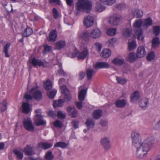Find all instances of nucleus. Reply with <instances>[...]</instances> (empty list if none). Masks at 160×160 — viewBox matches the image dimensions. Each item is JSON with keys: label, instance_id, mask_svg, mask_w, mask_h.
I'll return each instance as SVG.
<instances>
[{"label": "nucleus", "instance_id": "obj_22", "mask_svg": "<svg viewBox=\"0 0 160 160\" xmlns=\"http://www.w3.org/2000/svg\"><path fill=\"white\" fill-rule=\"evenodd\" d=\"M160 45V40L158 37H156L153 38L152 41V48L155 49Z\"/></svg>", "mask_w": 160, "mask_h": 160}, {"label": "nucleus", "instance_id": "obj_50", "mask_svg": "<svg viewBox=\"0 0 160 160\" xmlns=\"http://www.w3.org/2000/svg\"><path fill=\"white\" fill-rule=\"evenodd\" d=\"M136 45L135 42L132 41L129 42L128 45V49L129 51H131L136 48Z\"/></svg>", "mask_w": 160, "mask_h": 160}, {"label": "nucleus", "instance_id": "obj_46", "mask_svg": "<svg viewBox=\"0 0 160 160\" xmlns=\"http://www.w3.org/2000/svg\"><path fill=\"white\" fill-rule=\"evenodd\" d=\"M11 44L10 43H7L4 47V52L5 53V56L9 58L10 56L8 53V50L9 49Z\"/></svg>", "mask_w": 160, "mask_h": 160}, {"label": "nucleus", "instance_id": "obj_47", "mask_svg": "<svg viewBox=\"0 0 160 160\" xmlns=\"http://www.w3.org/2000/svg\"><path fill=\"white\" fill-rule=\"evenodd\" d=\"M116 28H110L107 30V33L109 36H114L116 34Z\"/></svg>", "mask_w": 160, "mask_h": 160}, {"label": "nucleus", "instance_id": "obj_60", "mask_svg": "<svg viewBox=\"0 0 160 160\" xmlns=\"http://www.w3.org/2000/svg\"><path fill=\"white\" fill-rule=\"evenodd\" d=\"M54 126L57 128H61L63 126V124L59 120H56L54 123Z\"/></svg>", "mask_w": 160, "mask_h": 160}, {"label": "nucleus", "instance_id": "obj_44", "mask_svg": "<svg viewBox=\"0 0 160 160\" xmlns=\"http://www.w3.org/2000/svg\"><path fill=\"white\" fill-rule=\"evenodd\" d=\"M44 88L47 90H49L52 88V84L50 80L48 79L44 83Z\"/></svg>", "mask_w": 160, "mask_h": 160}, {"label": "nucleus", "instance_id": "obj_8", "mask_svg": "<svg viewBox=\"0 0 160 160\" xmlns=\"http://www.w3.org/2000/svg\"><path fill=\"white\" fill-rule=\"evenodd\" d=\"M43 116L41 114H37L34 118V123L37 126H42L46 124V121L42 119Z\"/></svg>", "mask_w": 160, "mask_h": 160}, {"label": "nucleus", "instance_id": "obj_34", "mask_svg": "<svg viewBox=\"0 0 160 160\" xmlns=\"http://www.w3.org/2000/svg\"><path fill=\"white\" fill-rule=\"evenodd\" d=\"M31 63L34 66H36L37 65L39 66L44 65L43 62L41 60L37 59L35 58H32Z\"/></svg>", "mask_w": 160, "mask_h": 160}, {"label": "nucleus", "instance_id": "obj_53", "mask_svg": "<svg viewBox=\"0 0 160 160\" xmlns=\"http://www.w3.org/2000/svg\"><path fill=\"white\" fill-rule=\"evenodd\" d=\"M153 31L155 36H158L160 33V27L159 26H154L153 28Z\"/></svg>", "mask_w": 160, "mask_h": 160}, {"label": "nucleus", "instance_id": "obj_13", "mask_svg": "<svg viewBox=\"0 0 160 160\" xmlns=\"http://www.w3.org/2000/svg\"><path fill=\"white\" fill-rule=\"evenodd\" d=\"M155 140L154 137L152 136L146 139L143 142H142L143 145L145 146V147L148 146V150H149L150 148L154 143Z\"/></svg>", "mask_w": 160, "mask_h": 160}, {"label": "nucleus", "instance_id": "obj_51", "mask_svg": "<svg viewBox=\"0 0 160 160\" xmlns=\"http://www.w3.org/2000/svg\"><path fill=\"white\" fill-rule=\"evenodd\" d=\"M152 24V20L151 18L149 17L146 19L144 23V25L146 26H151Z\"/></svg>", "mask_w": 160, "mask_h": 160}, {"label": "nucleus", "instance_id": "obj_49", "mask_svg": "<svg viewBox=\"0 0 160 160\" xmlns=\"http://www.w3.org/2000/svg\"><path fill=\"white\" fill-rule=\"evenodd\" d=\"M155 58V54L154 52H151L149 53L147 56V59L148 61L153 60Z\"/></svg>", "mask_w": 160, "mask_h": 160}, {"label": "nucleus", "instance_id": "obj_12", "mask_svg": "<svg viewBox=\"0 0 160 160\" xmlns=\"http://www.w3.org/2000/svg\"><path fill=\"white\" fill-rule=\"evenodd\" d=\"M89 55L88 50L87 48H84L79 53L78 52L77 56L78 59L83 60Z\"/></svg>", "mask_w": 160, "mask_h": 160}, {"label": "nucleus", "instance_id": "obj_4", "mask_svg": "<svg viewBox=\"0 0 160 160\" xmlns=\"http://www.w3.org/2000/svg\"><path fill=\"white\" fill-rule=\"evenodd\" d=\"M132 142L134 146H138V144L142 143L141 142V138L140 134L134 131L132 132L131 134Z\"/></svg>", "mask_w": 160, "mask_h": 160}, {"label": "nucleus", "instance_id": "obj_48", "mask_svg": "<svg viewBox=\"0 0 160 160\" xmlns=\"http://www.w3.org/2000/svg\"><path fill=\"white\" fill-rule=\"evenodd\" d=\"M60 89L64 95L70 93L69 90L67 88L66 86L63 85L60 86Z\"/></svg>", "mask_w": 160, "mask_h": 160}, {"label": "nucleus", "instance_id": "obj_59", "mask_svg": "<svg viewBox=\"0 0 160 160\" xmlns=\"http://www.w3.org/2000/svg\"><path fill=\"white\" fill-rule=\"evenodd\" d=\"M131 33V30L129 28H126L123 31V35L126 37L130 36Z\"/></svg>", "mask_w": 160, "mask_h": 160}, {"label": "nucleus", "instance_id": "obj_17", "mask_svg": "<svg viewBox=\"0 0 160 160\" xmlns=\"http://www.w3.org/2000/svg\"><path fill=\"white\" fill-rule=\"evenodd\" d=\"M57 38V32L56 30H53L49 33L48 40L51 42L55 41Z\"/></svg>", "mask_w": 160, "mask_h": 160}, {"label": "nucleus", "instance_id": "obj_33", "mask_svg": "<svg viewBox=\"0 0 160 160\" xmlns=\"http://www.w3.org/2000/svg\"><path fill=\"white\" fill-rule=\"evenodd\" d=\"M22 112L26 114H28L30 111L29 104L28 103L24 102L22 105Z\"/></svg>", "mask_w": 160, "mask_h": 160}, {"label": "nucleus", "instance_id": "obj_43", "mask_svg": "<svg viewBox=\"0 0 160 160\" xmlns=\"http://www.w3.org/2000/svg\"><path fill=\"white\" fill-rule=\"evenodd\" d=\"M57 93V90L55 89L52 90L51 91H48L47 95L49 98L53 99Z\"/></svg>", "mask_w": 160, "mask_h": 160}, {"label": "nucleus", "instance_id": "obj_45", "mask_svg": "<svg viewBox=\"0 0 160 160\" xmlns=\"http://www.w3.org/2000/svg\"><path fill=\"white\" fill-rule=\"evenodd\" d=\"M95 8L96 11L101 12L105 9V7L102 5L100 3L98 2L97 3Z\"/></svg>", "mask_w": 160, "mask_h": 160}, {"label": "nucleus", "instance_id": "obj_20", "mask_svg": "<svg viewBox=\"0 0 160 160\" xmlns=\"http://www.w3.org/2000/svg\"><path fill=\"white\" fill-rule=\"evenodd\" d=\"M140 98V96L138 91L137 90L134 91L130 96L131 101L132 102L139 100Z\"/></svg>", "mask_w": 160, "mask_h": 160}, {"label": "nucleus", "instance_id": "obj_27", "mask_svg": "<svg viewBox=\"0 0 160 160\" xmlns=\"http://www.w3.org/2000/svg\"><path fill=\"white\" fill-rule=\"evenodd\" d=\"M33 33L32 29L30 27H27L24 32L22 33V37H28L30 36Z\"/></svg>", "mask_w": 160, "mask_h": 160}, {"label": "nucleus", "instance_id": "obj_3", "mask_svg": "<svg viewBox=\"0 0 160 160\" xmlns=\"http://www.w3.org/2000/svg\"><path fill=\"white\" fill-rule=\"evenodd\" d=\"M38 86L33 87L30 91V93L33 96V98L37 101H40L42 98V92L37 90Z\"/></svg>", "mask_w": 160, "mask_h": 160}, {"label": "nucleus", "instance_id": "obj_52", "mask_svg": "<svg viewBox=\"0 0 160 160\" xmlns=\"http://www.w3.org/2000/svg\"><path fill=\"white\" fill-rule=\"evenodd\" d=\"M7 100H4L2 103L1 111L2 112H4L7 109Z\"/></svg>", "mask_w": 160, "mask_h": 160}, {"label": "nucleus", "instance_id": "obj_1", "mask_svg": "<svg viewBox=\"0 0 160 160\" xmlns=\"http://www.w3.org/2000/svg\"><path fill=\"white\" fill-rule=\"evenodd\" d=\"M92 4L88 0H78L75 8L79 12L83 11L87 13H89L92 8Z\"/></svg>", "mask_w": 160, "mask_h": 160}, {"label": "nucleus", "instance_id": "obj_61", "mask_svg": "<svg viewBox=\"0 0 160 160\" xmlns=\"http://www.w3.org/2000/svg\"><path fill=\"white\" fill-rule=\"evenodd\" d=\"M52 12L54 18L55 19H58L59 17V14L57 9L55 8H53L52 9Z\"/></svg>", "mask_w": 160, "mask_h": 160}, {"label": "nucleus", "instance_id": "obj_7", "mask_svg": "<svg viewBox=\"0 0 160 160\" xmlns=\"http://www.w3.org/2000/svg\"><path fill=\"white\" fill-rule=\"evenodd\" d=\"M100 143L106 151H108L111 148V144L109 139L107 137L102 138L100 141Z\"/></svg>", "mask_w": 160, "mask_h": 160}, {"label": "nucleus", "instance_id": "obj_37", "mask_svg": "<svg viewBox=\"0 0 160 160\" xmlns=\"http://www.w3.org/2000/svg\"><path fill=\"white\" fill-rule=\"evenodd\" d=\"M52 146V144L47 142H41L38 144L39 147L45 150L50 148Z\"/></svg>", "mask_w": 160, "mask_h": 160}, {"label": "nucleus", "instance_id": "obj_29", "mask_svg": "<svg viewBox=\"0 0 160 160\" xmlns=\"http://www.w3.org/2000/svg\"><path fill=\"white\" fill-rule=\"evenodd\" d=\"M87 89H83L80 91L78 94V99L80 101H82L85 99L87 93Z\"/></svg>", "mask_w": 160, "mask_h": 160}, {"label": "nucleus", "instance_id": "obj_57", "mask_svg": "<svg viewBox=\"0 0 160 160\" xmlns=\"http://www.w3.org/2000/svg\"><path fill=\"white\" fill-rule=\"evenodd\" d=\"M24 98L27 100V101H28L32 100L33 98V96L29 92V93H26L25 94L24 96Z\"/></svg>", "mask_w": 160, "mask_h": 160}, {"label": "nucleus", "instance_id": "obj_42", "mask_svg": "<svg viewBox=\"0 0 160 160\" xmlns=\"http://www.w3.org/2000/svg\"><path fill=\"white\" fill-rule=\"evenodd\" d=\"M100 2L104 5H112L116 2V0H100Z\"/></svg>", "mask_w": 160, "mask_h": 160}, {"label": "nucleus", "instance_id": "obj_30", "mask_svg": "<svg viewBox=\"0 0 160 160\" xmlns=\"http://www.w3.org/2000/svg\"><path fill=\"white\" fill-rule=\"evenodd\" d=\"M142 34L143 30L141 28L138 29L135 32V35L137 36V38L142 41L144 39V37L142 36Z\"/></svg>", "mask_w": 160, "mask_h": 160}, {"label": "nucleus", "instance_id": "obj_32", "mask_svg": "<svg viewBox=\"0 0 160 160\" xmlns=\"http://www.w3.org/2000/svg\"><path fill=\"white\" fill-rule=\"evenodd\" d=\"M64 101L62 99H59L57 101L54 100L53 102V106L54 108L62 107Z\"/></svg>", "mask_w": 160, "mask_h": 160}, {"label": "nucleus", "instance_id": "obj_63", "mask_svg": "<svg viewBox=\"0 0 160 160\" xmlns=\"http://www.w3.org/2000/svg\"><path fill=\"white\" fill-rule=\"evenodd\" d=\"M94 45L98 51L100 52L102 48L101 44L99 42H96L94 44Z\"/></svg>", "mask_w": 160, "mask_h": 160}, {"label": "nucleus", "instance_id": "obj_23", "mask_svg": "<svg viewBox=\"0 0 160 160\" xmlns=\"http://www.w3.org/2000/svg\"><path fill=\"white\" fill-rule=\"evenodd\" d=\"M132 15L136 18H141L143 15V12L141 10L136 9L132 11Z\"/></svg>", "mask_w": 160, "mask_h": 160}, {"label": "nucleus", "instance_id": "obj_39", "mask_svg": "<svg viewBox=\"0 0 160 160\" xmlns=\"http://www.w3.org/2000/svg\"><path fill=\"white\" fill-rule=\"evenodd\" d=\"M124 62V59L115 58L112 60V63L118 66L122 65Z\"/></svg>", "mask_w": 160, "mask_h": 160}, {"label": "nucleus", "instance_id": "obj_10", "mask_svg": "<svg viewBox=\"0 0 160 160\" xmlns=\"http://www.w3.org/2000/svg\"><path fill=\"white\" fill-rule=\"evenodd\" d=\"M23 152L25 155L28 156H31L35 154V152L32 147L27 145L23 148Z\"/></svg>", "mask_w": 160, "mask_h": 160}, {"label": "nucleus", "instance_id": "obj_58", "mask_svg": "<svg viewBox=\"0 0 160 160\" xmlns=\"http://www.w3.org/2000/svg\"><path fill=\"white\" fill-rule=\"evenodd\" d=\"M57 117L59 119H63L65 118L66 115L62 112L59 111L57 112Z\"/></svg>", "mask_w": 160, "mask_h": 160}, {"label": "nucleus", "instance_id": "obj_35", "mask_svg": "<svg viewBox=\"0 0 160 160\" xmlns=\"http://www.w3.org/2000/svg\"><path fill=\"white\" fill-rule=\"evenodd\" d=\"M85 124L88 128L89 129L90 128H93L94 126V121L92 118H88L87 119Z\"/></svg>", "mask_w": 160, "mask_h": 160}, {"label": "nucleus", "instance_id": "obj_40", "mask_svg": "<svg viewBox=\"0 0 160 160\" xmlns=\"http://www.w3.org/2000/svg\"><path fill=\"white\" fill-rule=\"evenodd\" d=\"M116 78L118 83L121 85L125 84L127 81L126 78L122 77L116 76Z\"/></svg>", "mask_w": 160, "mask_h": 160}, {"label": "nucleus", "instance_id": "obj_62", "mask_svg": "<svg viewBox=\"0 0 160 160\" xmlns=\"http://www.w3.org/2000/svg\"><path fill=\"white\" fill-rule=\"evenodd\" d=\"M64 102H68L70 101L72 99L71 95L70 93L64 95Z\"/></svg>", "mask_w": 160, "mask_h": 160}, {"label": "nucleus", "instance_id": "obj_28", "mask_svg": "<svg viewBox=\"0 0 160 160\" xmlns=\"http://www.w3.org/2000/svg\"><path fill=\"white\" fill-rule=\"evenodd\" d=\"M138 58L134 52H130L127 57V60L130 62H133Z\"/></svg>", "mask_w": 160, "mask_h": 160}, {"label": "nucleus", "instance_id": "obj_55", "mask_svg": "<svg viewBox=\"0 0 160 160\" xmlns=\"http://www.w3.org/2000/svg\"><path fill=\"white\" fill-rule=\"evenodd\" d=\"M142 24V21L141 19L136 20L134 23L133 26L136 28H139L141 27Z\"/></svg>", "mask_w": 160, "mask_h": 160}, {"label": "nucleus", "instance_id": "obj_25", "mask_svg": "<svg viewBox=\"0 0 160 160\" xmlns=\"http://www.w3.org/2000/svg\"><path fill=\"white\" fill-rule=\"evenodd\" d=\"M102 111L100 109L94 110L92 114L93 118L95 119H98L102 115Z\"/></svg>", "mask_w": 160, "mask_h": 160}, {"label": "nucleus", "instance_id": "obj_64", "mask_svg": "<svg viewBox=\"0 0 160 160\" xmlns=\"http://www.w3.org/2000/svg\"><path fill=\"white\" fill-rule=\"evenodd\" d=\"M107 122L104 120H101L100 121V124L102 127H105L107 125Z\"/></svg>", "mask_w": 160, "mask_h": 160}, {"label": "nucleus", "instance_id": "obj_36", "mask_svg": "<svg viewBox=\"0 0 160 160\" xmlns=\"http://www.w3.org/2000/svg\"><path fill=\"white\" fill-rule=\"evenodd\" d=\"M96 72L92 69H88L86 71L87 77L88 80H90L93 75L95 74Z\"/></svg>", "mask_w": 160, "mask_h": 160}, {"label": "nucleus", "instance_id": "obj_14", "mask_svg": "<svg viewBox=\"0 0 160 160\" xmlns=\"http://www.w3.org/2000/svg\"><path fill=\"white\" fill-rule=\"evenodd\" d=\"M67 110L72 118L75 117L77 115V112L74 106H69L67 107Z\"/></svg>", "mask_w": 160, "mask_h": 160}, {"label": "nucleus", "instance_id": "obj_18", "mask_svg": "<svg viewBox=\"0 0 160 160\" xmlns=\"http://www.w3.org/2000/svg\"><path fill=\"white\" fill-rule=\"evenodd\" d=\"M66 42L64 40H59L55 43V49L59 50L63 48L66 46Z\"/></svg>", "mask_w": 160, "mask_h": 160}, {"label": "nucleus", "instance_id": "obj_41", "mask_svg": "<svg viewBox=\"0 0 160 160\" xmlns=\"http://www.w3.org/2000/svg\"><path fill=\"white\" fill-rule=\"evenodd\" d=\"M54 157V155L51 151L48 152L44 156V158L46 160H52Z\"/></svg>", "mask_w": 160, "mask_h": 160}, {"label": "nucleus", "instance_id": "obj_21", "mask_svg": "<svg viewBox=\"0 0 160 160\" xmlns=\"http://www.w3.org/2000/svg\"><path fill=\"white\" fill-rule=\"evenodd\" d=\"M127 101L125 99H118L115 102V106L118 108H123L125 107Z\"/></svg>", "mask_w": 160, "mask_h": 160}, {"label": "nucleus", "instance_id": "obj_26", "mask_svg": "<svg viewBox=\"0 0 160 160\" xmlns=\"http://www.w3.org/2000/svg\"><path fill=\"white\" fill-rule=\"evenodd\" d=\"M13 152L16 156V158L19 160L22 159L23 158V153L20 150L18 149H14Z\"/></svg>", "mask_w": 160, "mask_h": 160}, {"label": "nucleus", "instance_id": "obj_6", "mask_svg": "<svg viewBox=\"0 0 160 160\" xmlns=\"http://www.w3.org/2000/svg\"><path fill=\"white\" fill-rule=\"evenodd\" d=\"M90 33L87 30L82 32L78 35V38L83 43H88L90 40Z\"/></svg>", "mask_w": 160, "mask_h": 160}, {"label": "nucleus", "instance_id": "obj_5", "mask_svg": "<svg viewBox=\"0 0 160 160\" xmlns=\"http://www.w3.org/2000/svg\"><path fill=\"white\" fill-rule=\"evenodd\" d=\"M24 128L27 130L32 132L34 130V127L32 120L30 118H25L23 121Z\"/></svg>", "mask_w": 160, "mask_h": 160}, {"label": "nucleus", "instance_id": "obj_16", "mask_svg": "<svg viewBox=\"0 0 160 160\" xmlns=\"http://www.w3.org/2000/svg\"><path fill=\"white\" fill-rule=\"evenodd\" d=\"M101 35V31L98 28H96L91 31L90 33L91 37L95 39L98 38Z\"/></svg>", "mask_w": 160, "mask_h": 160}, {"label": "nucleus", "instance_id": "obj_56", "mask_svg": "<svg viewBox=\"0 0 160 160\" xmlns=\"http://www.w3.org/2000/svg\"><path fill=\"white\" fill-rule=\"evenodd\" d=\"M78 54V51L77 49L74 50L73 52H70L68 53V56L71 58H74Z\"/></svg>", "mask_w": 160, "mask_h": 160}, {"label": "nucleus", "instance_id": "obj_31", "mask_svg": "<svg viewBox=\"0 0 160 160\" xmlns=\"http://www.w3.org/2000/svg\"><path fill=\"white\" fill-rule=\"evenodd\" d=\"M111 52L110 50L108 49H104L101 54V56L103 58H108L111 55Z\"/></svg>", "mask_w": 160, "mask_h": 160}, {"label": "nucleus", "instance_id": "obj_38", "mask_svg": "<svg viewBox=\"0 0 160 160\" xmlns=\"http://www.w3.org/2000/svg\"><path fill=\"white\" fill-rule=\"evenodd\" d=\"M68 145V143L63 142H59L54 144V147H60L64 149L67 148Z\"/></svg>", "mask_w": 160, "mask_h": 160}, {"label": "nucleus", "instance_id": "obj_15", "mask_svg": "<svg viewBox=\"0 0 160 160\" xmlns=\"http://www.w3.org/2000/svg\"><path fill=\"white\" fill-rule=\"evenodd\" d=\"M149 103V99L147 98H142L139 102V105L142 109L145 110L148 107Z\"/></svg>", "mask_w": 160, "mask_h": 160}, {"label": "nucleus", "instance_id": "obj_24", "mask_svg": "<svg viewBox=\"0 0 160 160\" xmlns=\"http://www.w3.org/2000/svg\"><path fill=\"white\" fill-rule=\"evenodd\" d=\"M120 18L119 17H113L111 18L109 23L113 25H118L120 23Z\"/></svg>", "mask_w": 160, "mask_h": 160}, {"label": "nucleus", "instance_id": "obj_2", "mask_svg": "<svg viewBox=\"0 0 160 160\" xmlns=\"http://www.w3.org/2000/svg\"><path fill=\"white\" fill-rule=\"evenodd\" d=\"M136 148V157L139 159L142 158L149 151L148 148L143 145L142 143L138 144V146H134Z\"/></svg>", "mask_w": 160, "mask_h": 160}, {"label": "nucleus", "instance_id": "obj_9", "mask_svg": "<svg viewBox=\"0 0 160 160\" xmlns=\"http://www.w3.org/2000/svg\"><path fill=\"white\" fill-rule=\"evenodd\" d=\"M94 22L93 18L90 15L86 16L84 18L83 23L87 28L91 27L93 25Z\"/></svg>", "mask_w": 160, "mask_h": 160}, {"label": "nucleus", "instance_id": "obj_11", "mask_svg": "<svg viewBox=\"0 0 160 160\" xmlns=\"http://www.w3.org/2000/svg\"><path fill=\"white\" fill-rule=\"evenodd\" d=\"M147 53L145 48L143 46L139 47L137 50L136 53L137 57L138 58H142L144 57Z\"/></svg>", "mask_w": 160, "mask_h": 160}, {"label": "nucleus", "instance_id": "obj_19", "mask_svg": "<svg viewBox=\"0 0 160 160\" xmlns=\"http://www.w3.org/2000/svg\"><path fill=\"white\" fill-rule=\"evenodd\" d=\"M110 65L107 62H97L95 64L94 67L95 69H100L102 68H108Z\"/></svg>", "mask_w": 160, "mask_h": 160}, {"label": "nucleus", "instance_id": "obj_54", "mask_svg": "<svg viewBox=\"0 0 160 160\" xmlns=\"http://www.w3.org/2000/svg\"><path fill=\"white\" fill-rule=\"evenodd\" d=\"M44 49L43 51L44 54H46L47 52H50L52 49L51 46H48L47 44H45L44 46Z\"/></svg>", "mask_w": 160, "mask_h": 160}]
</instances>
